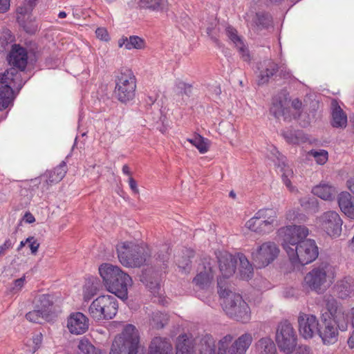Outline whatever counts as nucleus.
Masks as SVG:
<instances>
[{
    "mask_svg": "<svg viewBox=\"0 0 354 354\" xmlns=\"http://www.w3.org/2000/svg\"><path fill=\"white\" fill-rule=\"evenodd\" d=\"M37 1V0H24V3L28 6H31V8L33 9V8L35 7V6L36 4Z\"/></svg>",
    "mask_w": 354,
    "mask_h": 354,
    "instance_id": "338daca9",
    "label": "nucleus"
},
{
    "mask_svg": "<svg viewBox=\"0 0 354 354\" xmlns=\"http://www.w3.org/2000/svg\"><path fill=\"white\" fill-rule=\"evenodd\" d=\"M348 346L350 348H354V330L347 340Z\"/></svg>",
    "mask_w": 354,
    "mask_h": 354,
    "instance_id": "e2e57ef3",
    "label": "nucleus"
},
{
    "mask_svg": "<svg viewBox=\"0 0 354 354\" xmlns=\"http://www.w3.org/2000/svg\"><path fill=\"white\" fill-rule=\"evenodd\" d=\"M238 258L240 262L239 272L241 279L248 280L253 275V268L248 259L243 254H238Z\"/></svg>",
    "mask_w": 354,
    "mask_h": 354,
    "instance_id": "e433bc0d",
    "label": "nucleus"
},
{
    "mask_svg": "<svg viewBox=\"0 0 354 354\" xmlns=\"http://www.w3.org/2000/svg\"><path fill=\"white\" fill-rule=\"evenodd\" d=\"M282 173V180L286 186L289 189L290 191L293 190V187L292 186L290 178L293 176L292 170L286 165H284L283 168H281Z\"/></svg>",
    "mask_w": 354,
    "mask_h": 354,
    "instance_id": "a18cd8bd",
    "label": "nucleus"
},
{
    "mask_svg": "<svg viewBox=\"0 0 354 354\" xmlns=\"http://www.w3.org/2000/svg\"><path fill=\"white\" fill-rule=\"evenodd\" d=\"M176 354H194L192 342L185 335L178 337Z\"/></svg>",
    "mask_w": 354,
    "mask_h": 354,
    "instance_id": "4c0bfd02",
    "label": "nucleus"
},
{
    "mask_svg": "<svg viewBox=\"0 0 354 354\" xmlns=\"http://www.w3.org/2000/svg\"><path fill=\"white\" fill-rule=\"evenodd\" d=\"M67 328L74 335H82L86 333L89 327L88 318L82 313L75 312L67 318Z\"/></svg>",
    "mask_w": 354,
    "mask_h": 354,
    "instance_id": "a211bd4d",
    "label": "nucleus"
},
{
    "mask_svg": "<svg viewBox=\"0 0 354 354\" xmlns=\"http://www.w3.org/2000/svg\"><path fill=\"white\" fill-rule=\"evenodd\" d=\"M341 319L335 318L323 317L322 323L319 324L318 329V335L325 345H331L336 343L338 340L339 331L346 330L347 324L340 323Z\"/></svg>",
    "mask_w": 354,
    "mask_h": 354,
    "instance_id": "ddd939ff",
    "label": "nucleus"
},
{
    "mask_svg": "<svg viewBox=\"0 0 354 354\" xmlns=\"http://www.w3.org/2000/svg\"><path fill=\"white\" fill-rule=\"evenodd\" d=\"M95 34L97 37L100 39L101 40H109V34L107 32V30L104 28H97L95 30Z\"/></svg>",
    "mask_w": 354,
    "mask_h": 354,
    "instance_id": "603ef678",
    "label": "nucleus"
},
{
    "mask_svg": "<svg viewBox=\"0 0 354 354\" xmlns=\"http://www.w3.org/2000/svg\"><path fill=\"white\" fill-rule=\"evenodd\" d=\"M299 331L305 339H311L315 333H318L319 324L313 315L300 313L298 317Z\"/></svg>",
    "mask_w": 354,
    "mask_h": 354,
    "instance_id": "dca6fc26",
    "label": "nucleus"
},
{
    "mask_svg": "<svg viewBox=\"0 0 354 354\" xmlns=\"http://www.w3.org/2000/svg\"><path fill=\"white\" fill-rule=\"evenodd\" d=\"M118 303L117 299L109 295H102L95 298L88 307V314L95 320H108L117 314Z\"/></svg>",
    "mask_w": 354,
    "mask_h": 354,
    "instance_id": "1a4fd4ad",
    "label": "nucleus"
},
{
    "mask_svg": "<svg viewBox=\"0 0 354 354\" xmlns=\"http://www.w3.org/2000/svg\"><path fill=\"white\" fill-rule=\"evenodd\" d=\"M118 258L127 268H139L147 263L151 257V250L143 243L121 241L116 245Z\"/></svg>",
    "mask_w": 354,
    "mask_h": 354,
    "instance_id": "39448f33",
    "label": "nucleus"
},
{
    "mask_svg": "<svg viewBox=\"0 0 354 354\" xmlns=\"http://www.w3.org/2000/svg\"><path fill=\"white\" fill-rule=\"evenodd\" d=\"M128 38L129 37H122L119 39L118 46L120 48L122 47L123 46H124V47L126 48V44L128 42Z\"/></svg>",
    "mask_w": 354,
    "mask_h": 354,
    "instance_id": "69168bd1",
    "label": "nucleus"
},
{
    "mask_svg": "<svg viewBox=\"0 0 354 354\" xmlns=\"http://www.w3.org/2000/svg\"><path fill=\"white\" fill-rule=\"evenodd\" d=\"M295 210L289 211L287 214V218L288 220H295L296 218V216L295 215Z\"/></svg>",
    "mask_w": 354,
    "mask_h": 354,
    "instance_id": "774afa93",
    "label": "nucleus"
},
{
    "mask_svg": "<svg viewBox=\"0 0 354 354\" xmlns=\"http://www.w3.org/2000/svg\"><path fill=\"white\" fill-rule=\"evenodd\" d=\"M309 154L313 156L317 164L324 165L328 160V152L325 150H320L319 151L311 150Z\"/></svg>",
    "mask_w": 354,
    "mask_h": 354,
    "instance_id": "49530a36",
    "label": "nucleus"
},
{
    "mask_svg": "<svg viewBox=\"0 0 354 354\" xmlns=\"http://www.w3.org/2000/svg\"><path fill=\"white\" fill-rule=\"evenodd\" d=\"M264 221L256 218L254 215L245 223V226L250 231L261 235L269 234L274 230L270 225H264Z\"/></svg>",
    "mask_w": 354,
    "mask_h": 354,
    "instance_id": "c756f323",
    "label": "nucleus"
},
{
    "mask_svg": "<svg viewBox=\"0 0 354 354\" xmlns=\"http://www.w3.org/2000/svg\"><path fill=\"white\" fill-rule=\"evenodd\" d=\"M140 8L153 12H165L169 9V0H140Z\"/></svg>",
    "mask_w": 354,
    "mask_h": 354,
    "instance_id": "2f4dec72",
    "label": "nucleus"
},
{
    "mask_svg": "<svg viewBox=\"0 0 354 354\" xmlns=\"http://www.w3.org/2000/svg\"><path fill=\"white\" fill-rule=\"evenodd\" d=\"M24 218L26 219V221L28 223H32L35 221V217L30 212L26 213Z\"/></svg>",
    "mask_w": 354,
    "mask_h": 354,
    "instance_id": "680f3d73",
    "label": "nucleus"
},
{
    "mask_svg": "<svg viewBox=\"0 0 354 354\" xmlns=\"http://www.w3.org/2000/svg\"><path fill=\"white\" fill-rule=\"evenodd\" d=\"M12 247V243L10 239L5 241L4 243L0 245V256L3 254L6 250Z\"/></svg>",
    "mask_w": 354,
    "mask_h": 354,
    "instance_id": "5fc2aeb1",
    "label": "nucleus"
},
{
    "mask_svg": "<svg viewBox=\"0 0 354 354\" xmlns=\"http://www.w3.org/2000/svg\"><path fill=\"white\" fill-rule=\"evenodd\" d=\"M66 174V164L62 161L57 167L46 173V183L48 185L61 181Z\"/></svg>",
    "mask_w": 354,
    "mask_h": 354,
    "instance_id": "72a5a7b5",
    "label": "nucleus"
},
{
    "mask_svg": "<svg viewBox=\"0 0 354 354\" xmlns=\"http://www.w3.org/2000/svg\"><path fill=\"white\" fill-rule=\"evenodd\" d=\"M9 63L15 67L21 70L25 69L28 62V54L24 48L19 45L15 44L12 47L8 57Z\"/></svg>",
    "mask_w": 354,
    "mask_h": 354,
    "instance_id": "4be33fe9",
    "label": "nucleus"
},
{
    "mask_svg": "<svg viewBox=\"0 0 354 354\" xmlns=\"http://www.w3.org/2000/svg\"><path fill=\"white\" fill-rule=\"evenodd\" d=\"M43 340V335L41 333L35 335L32 337V342L35 344L34 352L41 346Z\"/></svg>",
    "mask_w": 354,
    "mask_h": 354,
    "instance_id": "864d4df0",
    "label": "nucleus"
},
{
    "mask_svg": "<svg viewBox=\"0 0 354 354\" xmlns=\"http://www.w3.org/2000/svg\"><path fill=\"white\" fill-rule=\"evenodd\" d=\"M348 189L354 194V176L346 182Z\"/></svg>",
    "mask_w": 354,
    "mask_h": 354,
    "instance_id": "052dcab7",
    "label": "nucleus"
},
{
    "mask_svg": "<svg viewBox=\"0 0 354 354\" xmlns=\"http://www.w3.org/2000/svg\"><path fill=\"white\" fill-rule=\"evenodd\" d=\"M143 348L138 328L133 324H127L115 337L109 354H139Z\"/></svg>",
    "mask_w": 354,
    "mask_h": 354,
    "instance_id": "423d86ee",
    "label": "nucleus"
},
{
    "mask_svg": "<svg viewBox=\"0 0 354 354\" xmlns=\"http://www.w3.org/2000/svg\"><path fill=\"white\" fill-rule=\"evenodd\" d=\"M282 135L287 142L292 145H298L306 141V138L300 131L287 130L283 131Z\"/></svg>",
    "mask_w": 354,
    "mask_h": 354,
    "instance_id": "ea45409f",
    "label": "nucleus"
},
{
    "mask_svg": "<svg viewBox=\"0 0 354 354\" xmlns=\"http://www.w3.org/2000/svg\"><path fill=\"white\" fill-rule=\"evenodd\" d=\"M295 354H311V349L306 345H301L298 347Z\"/></svg>",
    "mask_w": 354,
    "mask_h": 354,
    "instance_id": "13d9d810",
    "label": "nucleus"
},
{
    "mask_svg": "<svg viewBox=\"0 0 354 354\" xmlns=\"http://www.w3.org/2000/svg\"><path fill=\"white\" fill-rule=\"evenodd\" d=\"M338 205L347 217L354 220V198L348 192H343L339 194Z\"/></svg>",
    "mask_w": 354,
    "mask_h": 354,
    "instance_id": "a878e982",
    "label": "nucleus"
},
{
    "mask_svg": "<svg viewBox=\"0 0 354 354\" xmlns=\"http://www.w3.org/2000/svg\"><path fill=\"white\" fill-rule=\"evenodd\" d=\"M279 252L280 250L274 242L266 241L252 252V257L259 268H264L277 258Z\"/></svg>",
    "mask_w": 354,
    "mask_h": 354,
    "instance_id": "4468645a",
    "label": "nucleus"
},
{
    "mask_svg": "<svg viewBox=\"0 0 354 354\" xmlns=\"http://www.w3.org/2000/svg\"><path fill=\"white\" fill-rule=\"evenodd\" d=\"M24 85L21 73L10 68L0 73V111L6 109L13 101V89H21Z\"/></svg>",
    "mask_w": 354,
    "mask_h": 354,
    "instance_id": "0eeeda50",
    "label": "nucleus"
},
{
    "mask_svg": "<svg viewBox=\"0 0 354 354\" xmlns=\"http://www.w3.org/2000/svg\"><path fill=\"white\" fill-rule=\"evenodd\" d=\"M312 193L322 200L330 201L335 199L337 191L333 185L322 181L313 187Z\"/></svg>",
    "mask_w": 354,
    "mask_h": 354,
    "instance_id": "b1692460",
    "label": "nucleus"
},
{
    "mask_svg": "<svg viewBox=\"0 0 354 354\" xmlns=\"http://www.w3.org/2000/svg\"><path fill=\"white\" fill-rule=\"evenodd\" d=\"M32 10L31 6H28L24 3L17 9V21L26 32L30 34L35 33L37 30V26L35 20L32 19Z\"/></svg>",
    "mask_w": 354,
    "mask_h": 354,
    "instance_id": "6ab92c4d",
    "label": "nucleus"
},
{
    "mask_svg": "<svg viewBox=\"0 0 354 354\" xmlns=\"http://www.w3.org/2000/svg\"><path fill=\"white\" fill-rule=\"evenodd\" d=\"M197 345L200 354H215V341L212 335H205Z\"/></svg>",
    "mask_w": 354,
    "mask_h": 354,
    "instance_id": "c9c22d12",
    "label": "nucleus"
},
{
    "mask_svg": "<svg viewBox=\"0 0 354 354\" xmlns=\"http://www.w3.org/2000/svg\"><path fill=\"white\" fill-rule=\"evenodd\" d=\"M146 47V41L144 39L136 36L132 35L128 38V42L126 44V49L131 50L133 48L141 50Z\"/></svg>",
    "mask_w": 354,
    "mask_h": 354,
    "instance_id": "37998d69",
    "label": "nucleus"
},
{
    "mask_svg": "<svg viewBox=\"0 0 354 354\" xmlns=\"http://www.w3.org/2000/svg\"><path fill=\"white\" fill-rule=\"evenodd\" d=\"M302 106V102L299 99H295L292 102V107L294 109L295 111H296L297 113H298Z\"/></svg>",
    "mask_w": 354,
    "mask_h": 354,
    "instance_id": "bf43d9fd",
    "label": "nucleus"
},
{
    "mask_svg": "<svg viewBox=\"0 0 354 354\" xmlns=\"http://www.w3.org/2000/svg\"><path fill=\"white\" fill-rule=\"evenodd\" d=\"M139 354H145V348ZM147 354H173V346L169 339L154 337L149 344Z\"/></svg>",
    "mask_w": 354,
    "mask_h": 354,
    "instance_id": "aec40b11",
    "label": "nucleus"
},
{
    "mask_svg": "<svg viewBox=\"0 0 354 354\" xmlns=\"http://www.w3.org/2000/svg\"><path fill=\"white\" fill-rule=\"evenodd\" d=\"M336 277V268L328 262H322L306 273L303 286L317 294H322L335 282Z\"/></svg>",
    "mask_w": 354,
    "mask_h": 354,
    "instance_id": "20e7f679",
    "label": "nucleus"
},
{
    "mask_svg": "<svg viewBox=\"0 0 354 354\" xmlns=\"http://www.w3.org/2000/svg\"><path fill=\"white\" fill-rule=\"evenodd\" d=\"M334 288L339 298L346 299L354 292V279L345 277L336 283Z\"/></svg>",
    "mask_w": 354,
    "mask_h": 354,
    "instance_id": "393cba45",
    "label": "nucleus"
},
{
    "mask_svg": "<svg viewBox=\"0 0 354 354\" xmlns=\"http://www.w3.org/2000/svg\"><path fill=\"white\" fill-rule=\"evenodd\" d=\"M282 246L294 266H305L313 262L319 256L315 240L307 239L309 230L304 225H288L280 230Z\"/></svg>",
    "mask_w": 354,
    "mask_h": 354,
    "instance_id": "f257e3e1",
    "label": "nucleus"
},
{
    "mask_svg": "<svg viewBox=\"0 0 354 354\" xmlns=\"http://www.w3.org/2000/svg\"><path fill=\"white\" fill-rule=\"evenodd\" d=\"M177 92L180 95H185L189 96L192 93V85L188 84L183 81H178L176 84Z\"/></svg>",
    "mask_w": 354,
    "mask_h": 354,
    "instance_id": "de8ad7c7",
    "label": "nucleus"
},
{
    "mask_svg": "<svg viewBox=\"0 0 354 354\" xmlns=\"http://www.w3.org/2000/svg\"><path fill=\"white\" fill-rule=\"evenodd\" d=\"M100 283L97 279L92 277L86 279L82 286V299L88 302L100 290Z\"/></svg>",
    "mask_w": 354,
    "mask_h": 354,
    "instance_id": "c85d7f7f",
    "label": "nucleus"
},
{
    "mask_svg": "<svg viewBox=\"0 0 354 354\" xmlns=\"http://www.w3.org/2000/svg\"><path fill=\"white\" fill-rule=\"evenodd\" d=\"M331 124L335 128H345L347 125V115L338 105L336 100H333Z\"/></svg>",
    "mask_w": 354,
    "mask_h": 354,
    "instance_id": "cd10ccee",
    "label": "nucleus"
},
{
    "mask_svg": "<svg viewBox=\"0 0 354 354\" xmlns=\"http://www.w3.org/2000/svg\"><path fill=\"white\" fill-rule=\"evenodd\" d=\"M99 274L107 291L125 300L128 297V288L133 284L131 277L119 266L104 263L98 268Z\"/></svg>",
    "mask_w": 354,
    "mask_h": 354,
    "instance_id": "f03ea898",
    "label": "nucleus"
},
{
    "mask_svg": "<svg viewBox=\"0 0 354 354\" xmlns=\"http://www.w3.org/2000/svg\"><path fill=\"white\" fill-rule=\"evenodd\" d=\"M227 37L233 42L236 47L241 59L246 62H250L251 57L248 47L245 45L241 36L238 35L237 30L232 26H228L226 30Z\"/></svg>",
    "mask_w": 354,
    "mask_h": 354,
    "instance_id": "412c9836",
    "label": "nucleus"
},
{
    "mask_svg": "<svg viewBox=\"0 0 354 354\" xmlns=\"http://www.w3.org/2000/svg\"><path fill=\"white\" fill-rule=\"evenodd\" d=\"M122 170L124 174L131 177V172L130 171L129 167L127 165H123Z\"/></svg>",
    "mask_w": 354,
    "mask_h": 354,
    "instance_id": "0e129e2a",
    "label": "nucleus"
},
{
    "mask_svg": "<svg viewBox=\"0 0 354 354\" xmlns=\"http://www.w3.org/2000/svg\"><path fill=\"white\" fill-rule=\"evenodd\" d=\"M10 0H0V12L4 13L10 8Z\"/></svg>",
    "mask_w": 354,
    "mask_h": 354,
    "instance_id": "6e6d98bb",
    "label": "nucleus"
},
{
    "mask_svg": "<svg viewBox=\"0 0 354 354\" xmlns=\"http://www.w3.org/2000/svg\"><path fill=\"white\" fill-rule=\"evenodd\" d=\"M218 267L223 279H227L235 273L238 255L234 256L226 252H219L217 254Z\"/></svg>",
    "mask_w": 354,
    "mask_h": 354,
    "instance_id": "f3484780",
    "label": "nucleus"
},
{
    "mask_svg": "<svg viewBox=\"0 0 354 354\" xmlns=\"http://www.w3.org/2000/svg\"><path fill=\"white\" fill-rule=\"evenodd\" d=\"M257 354H277V348L270 337H262L255 344Z\"/></svg>",
    "mask_w": 354,
    "mask_h": 354,
    "instance_id": "f704fd0d",
    "label": "nucleus"
},
{
    "mask_svg": "<svg viewBox=\"0 0 354 354\" xmlns=\"http://www.w3.org/2000/svg\"><path fill=\"white\" fill-rule=\"evenodd\" d=\"M128 183H129V187H130L131 191L134 194H138L139 189L138 188V185H137L136 181L132 177H129Z\"/></svg>",
    "mask_w": 354,
    "mask_h": 354,
    "instance_id": "4d7b16f0",
    "label": "nucleus"
},
{
    "mask_svg": "<svg viewBox=\"0 0 354 354\" xmlns=\"http://www.w3.org/2000/svg\"><path fill=\"white\" fill-rule=\"evenodd\" d=\"M270 113L275 117L279 118L283 115L285 116V119H287L286 109L283 107V104L282 101H279L277 102H274L270 107Z\"/></svg>",
    "mask_w": 354,
    "mask_h": 354,
    "instance_id": "c03bdc74",
    "label": "nucleus"
},
{
    "mask_svg": "<svg viewBox=\"0 0 354 354\" xmlns=\"http://www.w3.org/2000/svg\"><path fill=\"white\" fill-rule=\"evenodd\" d=\"M279 71L278 64L271 59L265 60L261 65L259 75L258 76V84L263 85L268 83Z\"/></svg>",
    "mask_w": 354,
    "mask_h": 354,
    "instance_id": "5701e85b",
    "label": "nucleus"
},
{
    "mask_svg": "<svg viewBox=\"0 0 354 354\" xmlns=\"http://www.w3.org/2000/svg\"><path fill=\"white\" fill-rule=\"evenodd\" d=\"M254 216L256 218L264 221V225H270L274 229L277 223V211L274 208H262L259 209Z\"/></svg>",
    "mask_w": 354,
    "mask_h": 354,
    "instance_id": "7c9ffc66",
    "label": "nucleus"
},
{
    "mask_svg": "<svg viewBox=\"0 0 354 354\" xmlns=\"http://www.w3.org/2000/svg\"><path fill=\"white\" fill-rule=\"evenodd\" d=\"M214 279V272L210 264L204 266L203 270H201L194 278L193 282L198 288L204 289L209 286Z\"/></svg>",
    "mask_w": 354,
    "mask_h": 354,
    "instance_id": "bb28decb",
    "label": "nucleus"
},
{
    "mask_svg": "<svg viewBox=\"0 0 354 354\" xmlns=\"http://www.w3.org/2000/svg\"><path fill=\"white\" fill-rule=\"evenodd\" d=\"M26 242L28 243V246L30 248V250L31 251V253L34 255H35L37 252L38 249L39 248V243L37 241V240L34 236H29L26 239Z\"/></svg>",
    "mask_w": 354,
    "mask_h": 354,
    "instance_id": "09e8293b",
    "label": "nucleus"
},
{
    "mask_svg": "<svg viewBox=\"0 0 354 354\" xmlns=\"http://www.w3.org/2000/svg\"><path fill=\"white\" fill-rule=\"evenodd\" d=\"M168 319L167 314L155 311L149 319V325L152 328L161 329L167 324Z\"/></svg>",
    "mask_w": 354,
    "mask_h": 354,
    "instance_id": "58836bf2",
    "label": "nucleus"
},
{
    "mask_svg": "<svg viewBox=\"0 0 354 354\" xmlns=\"http://www.w3.org/2000/svg\"><path fill=\"white\" fill-rule=\"evenodd\" d=\"M77 348L84 354H102L100 349L96 348L88 339L84 338L79 341Z\"/></svg>",
    "mask_w": 354,
    "mask_h": 354,
    "instance_id": "79ce46f5",
    "label": "nucleus"
},
{
    "mask_svg": "<svg viewBox=\"0 0 354 354\" xmlns=\"http://www.w3.org/2000/svg\"><path fill=\"white\" fill-rule=\"evenodd\" d=\"M34 309L26 314L28 321L41 324L42 321H50L53 313V301L48 294L37 295L34 300Z\"/></svg>",
    "mask_w": 354,
    "mask_h": 354,
    "instance_id": "9b49d317",
    "label": "nucleus"
},
{
    "mask_svg": "<svg viewBox=\"0 0 354 354\" xmlns=\"http://www.w3.org/2000/svg\"><path fill=\"white\" fill-rule=\"evenodd\" d=\"M317 223L322 230L330 237L336 239L340 236L343 221L335 211H327L317 218Z\"/></svg>",
    "mask_w": 354,
    "mask_h": 354,
    "instance_id": "2eb2a0df",
    "label": "nucleus"
},
{
    "mask_svg": "<svg viewBox=\"0 0 354 354\" xmlns=\"http://www.w3.org/2000/svg\"><path fill=\"white\" fill-rule=\"evenodd\" d=\"M253 337L245 333L234 340V337L227 334L218 342L217 354H246L252 344Z\"/></svg>",
    "mask_w": 354,
    "mask_h": 354,
    "instance_id": "9d476101",
    "label": "nucleus"
},
{
    "mask_svg": "<svg viewBox=\"0 0 354 354\" xmlns=\"http://www.w3.org/2000/svg\"><path fill=\"white\" fill-rule=\"evenodd\" d=\"M326 307L328 314L323 315L327 318H335L337 319H344V314L339 309L337 300L331 295L325 297Z\"/></svg>",
    "mask_w": 354,
    "mask_h": 354,
    "instance_id": "473e14b6",
    "label": "nucleus"
},
{
    "mask_svg": "<svg viewBox=\"0 0 354 354\" xmlns=\"http://www.w3.org/2000/svg\"><path fill=\"white\" fill-rule=\"evenodd\" d=\"M187 140L202 154L206 153L209 149L207 139L198 134L196 135L193 138H187Z\"/></svg>",
    "mask_w": 354,
    "mask_h": 354,
    "instance_id": "a19ab883",
    "label": "nucleus"
},
{
    "mask_svg": "<svg viewBox=\"0 0 354 354\" xmlns=\"http://www.w3.org/2000/svg\"><path fill=\"white\" fill-rule=\"evenodd\" d=\"M275 342L279 349L286 353L292 354L297 344V335L290 323L281 322L277 326Z\"/></svg>",
    "mask_w": 354,
    "mask_h": 354,
    "instance_id": "f8f14e48",
    "label": "nucleus"
},
{
    "mask_svg": "<svg viewBox=\"0 0 354 354\" xmlns=\"http://www.w3.org/2000/svg\"><path fill=\"white\" fill-rule=\"evenodd\" d=\"M169 256L170 253L169 252V248L165 246L163 249L160 251V253L158 254L157 259L165 263L168 261Z\"/></svg>",
    "mask_w": 354,
    "mask_h": 354,
    "instance_id": "8fccbe9b",
    "label": "nucleus"
},
{
    "mask_svg": "<svg viewBox=\"0 0 354 354\" xmlns=\"http://www.w3.org/2000/svg\"><path fill=\"white\" fill-rule=\"evenodd\" d=\"M137 80L130 69L121 70L115 77L113 95L122 104L132 101L136 96Z\"/></svg>",
    "mask_w": 354,
    "mask_h": 354,
    "instance_id": "6e6552de",
    "label": "nucleus"
},
{
    "mask_svg": "<svg viewBox=\"0 0 354 354\" xmlns=\"http://www.w3.org/2000/svg\"><path fill=\"white\" fill-rule=\"evenodd\" d=\"M26 278L25 276L15 280L14 286L12 288V291L17 292L21 290V289L24 287L25 283Z\"/></svg>",
    "mask_w": 354,
    "mask_h": 354,
    "instance_id": "3c124183",
    "label": "nucleus"
},
{
    "mask_svg": "<svg viewBox=\"0 0 354 354\" xmlns=\"http://www.w3.org/2000/svg\"><path fill=\"white\" fill-rule=\"evenodd\" d=\"M218 293L223 299V310L232 319L242 323H247L251 319V310L242 296L230 291L226 283L221 277L218 279Z\"/></svg>",
    "mask_w": 354,
    "mask_h": 354,
    "instance_id": "7ed1b4c3",
    "label": "nucleus"
}]
</instances>
